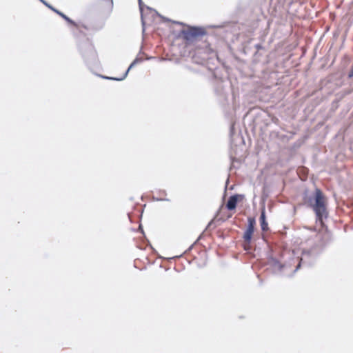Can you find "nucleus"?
<instances>
[{
    "instance_id": "f257e3e1",
    "label": "nucleus",
    "mask_w": 353,
    "mask_h": 353,
    "mask_svg": "<svg viewBox=\"0 0 353 353\" xmlns=\"http://www.w3.org/2000/svg\"><path fill=\"white\" fill-rule=\"evenodd\" d=\"M303 204L311 208L316 214V222L323 225V219L327 218V199L323 192L316 188L312 194L305 193L303 198Z\"/></svg>"
},
{
    "instance_id": "f03ea898",
    "label": "nucleus",
    "mask_w": 353,
    "mask_h": 353,
    "mask_svg": "<svg viewBox=\"0 0 353 353\" xmlns=\"http://www.w3.org/2000/svg\"><path fill=\"white\" fill-rule=\"evenodd\" d=\"M204 34L205 31L203 28L191 27L188 30H181L179 37L183 39L185 47H188L195 45L198 37L203 36Z\"/></svg>"
},
{
    "instance_id": "7ed1b4c3",
    "label": "nucleus",
    "mask_w": 353,
    "mask_h": 353,
    "mask_svg": "<svg viewBox=\"0 0 353 353\" xmlns=\"http://www.w3.org/2000/svg\"><path fill=\"white\" fill-rule=\"evenodd\" d=\"M255 221L252 218L248 219V225L243 234L244 249L248 250L252 237L254 231Z\"/></svg>"
},
{
    "instance_id": "20e7f679",
    "label": "nucleus",
    "mask_w": 353,
    "mask_h": 353,
    "mask_svg": "<svg viewBox=\"0 0 353 353\" xmlns=\"http://www.w3.org/2000/svg\"><path fill=\"white\" fill-rule=\"evenodd\" d=\"M243 199V196L240 194H234L231 196L228 202L226 203L225 207L228 210H235L237 203L239 200Z\"/></svg>"
},
{
    "instance_id": "39448f33",
    "label": "nucleus",
    "mask_w": 353,
    "mask_h": 353,
    "mask_svg": "<svg viewBox=\"0 0 353 353\" xmlns=\"http://www.w3.org/2000/svg\"><path fill=\"white\" fill-rule=\"evenodd\" d=\"M52 10L56 12L57 14H58L60 17H61L64 20H65L69 24L73 26L74 27H76L77 28L78 27V25L77 24V23H75L74 21H72V19H70L68 17H67L65 14H63V12L54 9V8H52Z\"/></svg>"
},
{
    "instance_id": "423d86ee",
    "label": "nucleus",
    "mask_w": 353,
    "mask_h": 353,
    "mask_svg": "<svg viewBox=\"0 0 353 353\" xmlns=\"http://www.w3.org/2000/svg\"><path fill=\"white\" fill-rule=\"evenodd\" d=\"M261 227L263 231H267L268 230V223L265 221V216L264 211L262 212L260 216Z\"/></svg>"
},
{
    "instance_id": "0eeeda50",
    "label": "nucleus",
    "mask_w": 353,
    "mask_h": 353,
    "mask_svg": "<svg viewBox=\"0 0 353 353\" xmlns=\"http://www.w3.org/2000/svg\"><path fill=\"white\" fill-rule=\"evenodd\" d=\"M206 51H207L208 54H209L214 52V50L212 49H211L210 48H206Z\"/></svg>"
},
{
    "instance_id": "6e6552de",
    "label": "nucleus",
    "mask_w": 353,
    "mask_h": 353,
    "mask_svg": "<svg viewBox=\"0 0 353 353\" xmlns=\"http://www.w3.org/2000/svg\"><path fill=\"white\" fill-rule=\"evenodd\" d=\"M348 77L350 78L352 77H353V65H352V68H351L350 72H349V74H348Z\"/></svg>"
},
{
    "instance_id": "1a4fd4ad",
    "label": "nucleus",
    "mask_w": 353,
    "mask_h": 353,
    "mask_svg": "<svg viewBox=\"0 0 353 353\" xmlns=\"http://www.w3.org/2000/svg\"><path fill=\"white\" fill-rule=\"evenodd\" d=\"M133 64H134V63H132V64L130 65V66L129 69H130L131 67H132Z\"/></svg>"
}]
</instances>
